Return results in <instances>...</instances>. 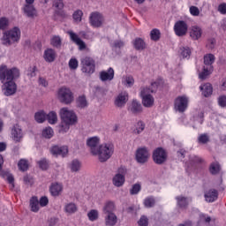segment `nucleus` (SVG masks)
I'll list each match as a JSON object with an SVG mask.
<instances>
[{
    "instance_id": "24",
    "label": "nucleus",
    "mask_w": 226,
    "mask_h": 226,
    "mask_svg": "<svg viewBox=\"0 0 226 226\" xmlns=\"http://www.w3.org/2000/svg\"><path fill=\"white\" fill-rule=\"evenodd\" d=\"M49 192L52 197H59L63 193V185L59 183H53L49 187Z\"/></svg>"
},
{
    "instance_id": "63",
    "label": "nucleus",
    "mask_w": 226,
    "mask_h": 226,
    "mask_svg": "<svg viewBox=\"0 0 226 226\" xmlns=\"http://www.w3.org/2000/svg\"><path fill=\"white\" fill-rule=\"evenodd\" d=\"M218 104L220 105V107H226V96L225 95H222L219 97Z\"/></svg>"
},
{
    "instance_id": "40",
    "label": "nucleus",
    "mask_w": 226,
    "mask_h": 226,
    "mask_svg": "<svg viewBox=\"0 0 226 226\" xmlns=\"http://www.w3.org/2000/svg\"><path fill=\"white\" fill-rule=\"evenodd\" d=\"M18 167L21 172H26L29 169V161L26 159H20L18 162Z\"/></svg>"
},
{
    "instance_id": "49",
    "label": "nucleus",
    "mask_w": 226,
    "mask_h": 226,
    "mask_svg": "<svg viewBox=\"0 0 226 226\" xmlns=\"http://www.w3.org/2000/svg\"><path fill=\"white\" fill-rule=\"evenodd\" d=\"M160 30L154 28L153 30H151L150 32V39L153 41H158V40H160Z\"/></svg>"
},
{
    "instance_id": "62",
    "label": "nucleus",
    "mask_w": 226,
    "mask_h": 226,
    "mask_svg": "<svg viewBox=\"0 0 226 226\" xmlns=\"http://www.w3.org/2000/svg\"><path fill=\"white\" fill-rule=\"evenodd\" d=\"M39 204L41 206V207H45V206H47L49 204V198L43 196L39 200Z\"/></svg>"
},
{
    "instance_id": "17",
    "label": "nucleus",
    "mask_w": 226,
    "mask_h": 226,
    "mask_svg": "<svg viewBox=\"0 0 226 226\" xmlns=\"http://www.w3.org/2000/svg\"><path fill=\"white\" fill-rule=\"evenodd\" d=\"M114 68L109 67L107 71H102L99 74V79L102 82H110L114 80Z\"/></svg>"
},
{
    "instance_id": "58",
    "label": "nucleus",
    "mask_w": 226,
    "mask_h": 226,
    "mask_svg": "<svg viewBox=\"0 0 226 226\" xmlns=\"http://www.w3.org/2000/svg\"><path fill=\"white\" fill-rule=\"evenodd\" d=\"M53 6L56 10H63L64 8V3H63V0H54Z\"/></svg>"
},
{
    "instance_id": "57",
    "label": "nucleus",
    "mask_w": 226,
    "mask_h": 226,
    "mask_svg": "<svg viewBox=\"0 0 226 226\" xmlns=\"http://www.w3.org/2000/svg\"><path fill=\"white\" fill-rule=\"evenodd\" d=\"M38 165L42 170H47V169H49V162L47 161V159H41L38 162Z\"/></svg>"
},
{
    "instance_id": "10",
    "label": "nucleus",
    "mask_w": 226,
    "mask_h": 226,
    "mask_svg": "<svg viewBox=\"0 0 226 226\" xmlns=\"http://www.w3.org/2000/svg\"><path fill=\"white\" fill-rule=\"evenodd\" d=\"M188 97L186 95L178 96L175 99V110L185 112L188 109Z\"/></svg>"
},
{
    "instance_id": "15",
    "label": "nucleus",
    "mask_w": 226,
    "mask_h": 226,
    "mask_svg": "<svg viewBox=\"0 0 226 226\" xmlns=\"http://www.w3.org/2000/svg\"><path fill=\"white\" fill-rule=\"evenodd\" d=\"M87 146L90 147V153L94 156L96 153H98V148L100 147V138L99 137H92L87 139Z\"/></svg>"
},
{
    "instance_id": "34",
    "label": "nucleus",
    "mask_w": 226,
    "mask_h": 226,
    "mask_svg": "<svg viewBox=\"0 0 226 226\" xmlns=\"http://www.w3.org/2000/svg\"><path fill=\"white\" fill-rule=\"evenodd\" d=\"M30 207L33 213H38L40 211V200L37 197H32L30 200Z\"/></svg>"
},
{
    "instance_id": "28",
    "label": "nucleus",
    "mask_w": 226,
    "mask_h": 226,
    "mask_svg": "<svg viewBox=\"0 0 226 226\" xmlns=\"http://www.w3.org/2000/svg\"><path fill=\"white\" fill-rule=\"evenodd\" d=\"M43 57L47 63H54V61H56V50L52 49H47L44 51Z\"/></svg>"
},
{
    "instance_id": "6",
    "label": "nucleus",
    "mask_w": 226,
    "mask_h": 226,
    "mask_svg": "<svg viewBox=\"0 0 226 226\" xmlns=\"http://www.w3.org/2000/svg\"><path fill=\"white\" fill-rule=\"evenodd\" d=\"M81 72L87 75H92L96 68L94 59L91 56H83L80 59Z\"/></svg>"
},
{
    "instance_id": "19",
    "label": "nucleus",
    "mask_w": 226,
    "mask_h": 226,
    "mask_svg": "<svg viewBox=\"0 0 226 226\" xmlns=\"http://www.w3.org/2000/svg\"><path fill=\"white\" fill-rule=\"evenodd\" d=\"M127 102H128V93L122 92L117 96L115 100V105L116 107L123 109V107L126 105Z\"/></svg>"
},
{
    "instance_id": "20",
    "label": "nucleus",
    "mask_w": 226,
    "mask_h": 226,
    "mask_svg": "<svg viewBox=\"0 0 226 226\" xmlns=\"http://www.w3.org/2000/svg\"><path fill=\"white\" fill-rule=\"evenodd\" d=\"M11 136L15 142H20L22 138L24 137V133H22V129L20 125L15 124L11 129Z\"/></svg>"
},
{
    "instance_id": "9",
    "label": "nucleus",
    "mask_w": 226,
    "mask_h": 226,
    "mask_svg": "<svg viewBox=\"0 0 226 226\" xmlns=\"http://www.w3.org/2000/svg\"><path fill=\"white\" fill-rule=\"evenodd\" d=\"M153 161L156 165H163L167 162V152L162 147H158L153 152Z\"/></svg>"
},
{
    "instance_id": "50",
    "label": "nucleus",
    "mask_w": 226,
    "mask_h": 226,
    "mask_svg": "<svg viewBox=\"0 0 226 226\" xmlns=\"http://www.w3.org/2000/svg\"><path fill=\"white\" fill-rule=\"evenodd\" d=\"M211 222V216L206 215V214H200V219L198 221V225H200V223H209Z\"/></svg>"
},
{
    "instance_id": "14",
    "label": "nucleus",
    "mask_w": 226,
    "mask_h": 226,
    "mask_svg": "<svg viewBox=\"0 0 226 226\" xmlns=\"http://www.w3.org/2000/svg\"><path fill=\"white\" fill-rule=\"evenodd\" d=\"M49 151L53 156H62V158H64L65 156L68 155V147L67 146L55 145L50 147Z\"/></svg>"
},
{
    "instance_id": "8",
    "label": "nucleus",
    "mask_w": 226,
    "mask_h": 226,
    "mask_svg": "<svg viewBox=\"0 0 226 226\" xmlns=\"http://www.w3.org/2000/svg\"><path fill=\"white\" fill-rule=\"evenodd\" d=\"M58 100L61 103H64V105H70L75 100L73 97V92L68 87H61L58 90Z\"/></svg>"
},
{
    "instance_id": "21",
    "label": "nucleus",
    "mask_w": 226,
    "mask_h": 226,
    "mask_svg": "<svg viewBox=\"0 0 226 226\" xmlns=\"http://www.w3.org/2000/svg\"><path fill=\"white\" fill-rule=\"evenodd\" d=\"M206 202H215L218 200V191L216 189H209L204 193Z\"/></svg>"
},
{
    "instance_id": "5",
    "label": "nucleus",
    "mask_w": 226,
    "mask_h": 226,
    "mask_svg": "<svg viewBox=\"0 0 226 226\" xmlns=\"http://www.w3.org/2000/svg\"><path fill=\"white\" fill-rule=\"evenodd\" d=\"M19 40H20V29L19 27H14L4 33V35L2 38V43L6 47H10V45H13V43H19Z\"/></svg>"
},
{
    "instance_id": "3",
    "label": "nucleus",
    "mask_w": 226,
    "mask_h": 226,
    "mask_svg": "<svg viewBox=\"0 0 226 226\" xmlns=\"http://www.w3.org/2000/svg\"><path fill=\"white\" fill-rule=\"evenodd\" d=\"M112 154H114V144L108 142L100 145L97 148L96 154H94V156H98L99 162L103 163L108 160H110V158H112Z\"/></svg>"
},
{
    "instance_id": "47",
    "label": "nucleus",
    "mask_w": 226,
    "mask_h": 226,
    "mask_svg": "<svg viewBox=\"0 0 226 226\" xmlns=\"http://www.w3.org/2000/svg\"><path fill=\"white\" fill-rule=\"evenodd\" d=\"M154 204H156V200L154 197L150 196L144 200V206L145 207H154Z\"/></svg>"
},
{
    "instance_id": "2",
    "label": "nucleus",
    "mask_w": 226,
    "mask_h": 226,
    "mask_svg": "<svg viewBox=\"0 0 226 226\" xmlns=\"http://www.w3.org/2000/svg\"><path fill=\"white\" fill-rule=\"evenodd\" d=\"M160 83L158 81L151 83L150 87H141L140 96L142 98V104L147 109H151L154 105V97L151 95V93H156Z\"/></svg>"
},
{
    "instance_id": "37",
    "label": "nucleus",
    "mask_w": 226,
    "mask_h": 226,
    "mask_svg": "<svg viewBox=\"0 0 226 226\" xmlns=\"http://www.w3.org/2000/svg\"><path fill=\"white\" fill-rule=\"evenodd\" d=\"M63 41L61 40V37L59 35H54L50 39V45L52 47H55L56 49H61Z\"/></svg>"
},
{
    "instance_id": "53",
    "label": "nucleus",
    "mask_w": 226,
    "mask_h": 226,
    "mask_svg": "<svg viewBox=\"0 0 226 226\" xmlns=\"http://www.w3.org/2000/svg\"><path fill=\"white\" fill-rule=\"evenodd\" d=\"M140 190H142V186L140 185V184H134L130 190V193L131 195H137L139 194Z\"/></svg>"
},
{
    "instance_id": "61",
    "label": "nucleus",
    "mask_w": 226,
    "mask_h": 226,
    "mask_svg": "<svg viewBox=\"0 0 226 226\" xmlns=\"http://www.w3.org/2000/svg\"><path fill=\"white\" fill-rule=\"evenodd\" d=\"M217 11L221 13V15H226V3H222L218 5Z\"/></svg>"
},
{
    "instance_id": "11",
    "label": "nucleus",
    "mask_w": 226,
    "mask_h": 226,
    "mask_svg": "<svg viewBox=\"0 0 226 226\" xmlns=\"http://www.w3.org/2000/svg\"><path fill=\"white\" fill-rule=\"evenodd\" d=\"M104 20L103 15L98 11L92 12L89 16V22L93 27H102Z\"/></svg>"
},
{
    "instance_id": "43",
    "label": "nucleus",
    "mask_w": 226,
    "mask_h": 226,
    "mask_svg": "<svg viewBox=\"0 0 226 226\" xmlns=\"http://www.w3.org/2000/svg\"><path fill=\"white\" fill-rule=\"evenodd\" d=\"M76 103H77V107H79V109H85V107H87V100L84 95L79 96L77 99Z\"/></svg>"
},
{
    "instance_id": "23",
    "label": "nucleus",
    "mask_w": 226,
    "mask_h": 226,
    "mask_svg": "<svg viewBox=\"0 0 226 226\" xmlns=\"http://www.w3.org/2000/svg\"><path fill=\"white\" fill-rule=\"evenodd\" d=\"M129 112H132V114H140L142 113V104L137 100H132L131 102L129 108H128Z\"/></svg>"
},
{
    "instance_id": "26",
    "label": "nucleus",
    "mask_w": 226,
    "mask_h": 226,
    "mask_svg": "<svg viewBox=\"0 0 226 226\" xmlns=\"http://www.w3.org/2000/svg\"><path fill=\"white\" fill-rule=\"evenodd\" d=\"M114 211H116V204L114 201H107L102 207L103 215H112L115 214Z\"/></svg>"
},
{
    "instance_id": "33",
    "label": "nucleus",
    "mask_w": 226,
    "mask_h": 226,
    "mask_svg": "<svg viewBox=\"0 0 226 226\" xmlns=\"http://www.w3.org/2000/svg\"><path fill=\"white\" fill-rule=\"evenodd\" d=\"M215 55L213 54H207L204 56V64L205 66H208L210 70H213V63L215 61Z\"/></svg>"
},
{
    "instance_id": "32",
    "label": "nucleus",
    "mask_w": 226,
    "mask_h": 226,
    "mask_svg": "<svg viewBox=\"0 0 226 226\" xmlns=\"http://www.w3.org/2000/svg\"><path fill=\"white\" fill-rule=\"evenodd\" d=\"M77 205L73 202L66 203L64 207V213L67 215H73L77 213Z\"/></svg>"
},
{
    "instance_id": "22",
    "label": "nucleus",
    "mask_w": 226,
    "mask_h": 226,
    "mask_svg": "<svg viewBox=\"0 0 226 226\" xmlns=\"http://www.w3.org/2000/svg\"><path fill=\"white\" fill-rule=\"evenodd\" d=\"M68 34L70 35L71 40L76 43V45L79 46V50H84V49H86V42H84V41H82L79 35H77V34L69 31Z\"/></svg>"
},
{
    "instance_id": "12",
    "label": "nucleus",
    "mask_w": 226,
    "mask_h": 226,
    "mask_svg": "<svg viewBox=\"0 0 226 226\" xmlns=\"http://www.w3.org/2000/svg\"><path fill=\"white\" fill-rule=\"evenodd\" d=\"M149 160V150L147 147H139L136 151V162L138 163H146Z\"/></svg>"
},
{
    "instance_id": "1",
    "label": "nucleus",
    "mask_w": 226,
    "mask_h": 226,
    "mask_svg": "<svg viewBox=\"0 0 226 226\" xmlns=\"http://www.w3.org/2000/svg\"><path fill=\"white\" fill-rule=\"evenodd\" d=\"M59 114L62 119V123L60 124V132L66 133V132L70 130V126L77 123V115H75L73 110L68 109V108H62Z\"/></svg>"
},
{
    "instance_id": "39",
    "label": "nucleus",
    "mask_w": 226,
    "mask_h": 226,
    "mask_svg": "<svg viewBox=\"0 0 226 226\" xmlns=\"http://www.w3.org/2000/svg\"><path fill=\"white\" fill-rule=\"evenodd\" d=\"M144 130H146V124L140 120L138 121V123L135 125L134 133L136 135H140V133H142Z\"/></svg>"
},
{
    "instance_id": "52",
    "label": "nucleus",
    "mask_w": 226,
    "mask_h": 226,
    "mask_svg": "<svg viewBox=\"0 0 226 226\" xmlns=\"http://www.w3.org/2000/svg\"><path fill=\"white\" fill-rule=\"evenodd\" d=\"M87 216L90 222H95V220H98V210H95V209L90 210L89 213L87 214Z\"/></svg>"
},
{
    "instance_id": "56",
    "label": "nucleus",
    "mask_w": 226,
    "mask_h": 226,
    "mask_svg": "<svg viewBox=\"0 0 226 226\" xmlns=\"http://www.w3.org/2000/svg\"><path fill=\"white\" fill-rule=\"evenodd\" d=\"M69 68L71 70H77V68H79V60H77V58H71L69 61Z\"/></svg>"
},
{
    "instance_id": "29",
    "label": "nucleus",
    "mask_w": 226,
    "mask_h": 226,
    "mask_svg": "<svg viewBox=\"0 0 226 226\" xmlns=\"http://www.w3.org/2000/svg\"><path fill=\"white\" fill-rule=\"evenodd\" d=\"M200 89L202 91V94L205 96V98H207V96H211L213 94V86H211L209 83L200 86Z\"/></svg>"
},
{
    "instance_id": "46",
    "label": "nucleus",
    "mask_w": 226,
    "mask_h": 226,
    "mask_svg": "<svg viewBox=\"0 0 226 226\" xmlns=\"http://www.w3.org/2000/svg\"><path fill=\"white\" fill-rule=\"evenodd\" d=\"M34 117L37 123H43L47 119V114L44 111H38L35 113Z\"/></svg>"
},
{
    "instance_id": "18",
    "label": "nucleus",
    "mask_w": 226,
    "mask_h": 226,
    "mask_svg": "<svg viewBox=\"0 0 226 226\" xmlns=\"http://www.w3.org/2000/svg\"><path fill=\"white\" fill-rule=\"evenodd\" d=\"M22 10L26 17H28V19H34V17H38V11H36L34 4H25Z\"/></svg>"
},
{
    "instance_id": "42",
    "label": "nucleus",
    "mask_w": 226,
    "mask_h": 226,
    "mask_svg": "<svg viewBox=\"0 0 226 226\" xmlns=\"http://www.w3.org/2000/svg\"><path fill=\"white\" fill-rule=\"evenodd\" d=\"M80 167H82V164L80 163V161L74 159L71 162V170L72 172H79L80 170Z\"/></svg>"
},
{
    "instance_id": "60",
    "label": "nucleus",
    "mask_w": 226,
    "mask_h": 226,
    "mask_svg": "<svg viewBox=\"0 0 226 226\" xmlns=\"http://www.w3.org/2000/svg\"><path fill=\"white\" fill-rule=\"evenodd\" d=\"M190 13L193 17H199V15H200V10H199V7H197V6H191Z\"/></svg>"
},
{
    "instance_id": "48",
    "label": "nucleus",
    "mask_w": 226,
    "mask_h": 226,
    "mask_svg": "<svg viewBox=\"0 0 226 226\" xmlns=\"http://www.w3.org/2000/svg\"><path fill=\"white\" fill-rule=\"evenodd\" d=\"M42 136H44L45 139H52V137H54V130L51 127H46L42 131Z\"/></svg>"
},
{
    "instance_id": "54",
    "label": "nucleus",
    "mask_w": 226,
    "mask_h": 226,
    "mask_svg": "<svg viewBox=\"0 0 226 226\" xmlns=\"http://www.w3.org/2000/svg\"><path fill=\"white\" fill-rule=\"evenodd\" d=\"M6 181L9 183L10 188L13 190V188H15V177H13V175L8 173L6 175Z\"/></svg>"
},
{
    "instance_id": "35",
    "label": "nucleus",
    "mask_w": 226,
    "mask_h": 226,
    "mask_svg": "<svg viewBox=\"0 0 226 226\" xmlns=\"http://www.w3.org/2000/svg\"><path fill=\"white\" fill-rule=\"evenodd\" d=\"M220 170H222V167L218 162H212L209 166V172L212 176H216V174H220Z\"/></svg>"
},
{
    "instance_id": "25",
    "label": "nucleus",
    "mask_w": 226,
    "mask_h": 226,
    "mask_svg": "<svg viewBox=\"0 0 226 226\" xmlns=\"http://www.w3.org/2000/svg\"><path fill=\"white\" fill-rule=\"evenodd\" d=\"M104 222L106 226H115L117 224V215L116 214H104Z\"/></svg>"
},
{
    "instance_id": "59",
    "label": "nucleus",
    "mask_w": 226,
    "mask_h": 226,
    "mask_svg": "<svg viewBox=\"0 0 226 226\" xmlns=\"http://www.w3.org/2000/svg\"><path fill=\"white\" fill-rule=\"evenodd\" d=\"M139 226H147L149 225V220L145 215H142L138 222Z\"/></svg>"
},
{
    "instance_id": "30",
    "label": "nucleus",
    "mask_w": 226,
    "mask_h": 226,
    "mask_svg": "<svg viewBox=\"0 0 226 226\" xmlns=\"http://www.w3.org/2000/svg\"><path fill=\"white\" fill-rule=\"evenodd\" d=\"M176 200L178 207H180L181 209H186V207H188V204H189L188 198L182 195L177 196Z\"/></svg>"
},
{
    "instance_id": "55",
    "label": "nucleus",
    "mask_w": 226,
    "mask_h": 226,
    "mask_svg": "<svg viewBox=\"0 0 226 226\" xmlns=\"http://www.w3.org/2000/svg\"><path fill=\"white\" fill-rule=\"evenodd\" d=\"M9 24H10V21L8 20L7 18H4V17L0 18V29L2 31H4V29L8 27Z\"/></svg>"
},
{
    "instance_id": "38",
    "label": "nucleus",
    "mask_w": 226,
    "mask_h": 226,
    "mask_svg": "<svg viewBox=\"0 0 226 226\" xmlns=\"http://www.w3.org/2000/svg\"><path fill=\"white\" fill-rule=\"evenodd\" d=\"M47 121L49 123V124H56L57 123V113L55 111H50L47 117Z\"/></svg>"
},
{
    "instance_id": "27",
    "label": "nucleus",
    "mask_w": 226,
    "mask_h": 226,
    "mask_svg": "<svg viewBox=\"0 0 226 226\" xmlns=\"http://www.w3.org/2000/svg\"><path fill=\"white\" fill-rule=\"evenodd\" d=\"M190 36L192 40H199L202 36V28L193 26L191 27Z\"/></svg>"
},
{
    "instance_id": "7",
    "label": "nucleus",
    "mask_w": 226,
    "mask_h": 226,
    "mask_svg": "<svg viewBox=\"0 0 226 226\" xmlns=\"http://www.w3.org/2000/svg\"><path fill=\"white\" fill-rule=\"evenodd\" d=\"M126 174H128V169L125 166H120L117 170V174L112 178V184L117 188H121L124 182L126 181Z\"/></svg>"
},
{
    "instance_id": "31",
    "label": "nucleus",
    "mask_w": 226,
    "mask_h": 226,
    "mask_svg": "<svg viewBox=\"0 0 226 226\" xmlns=\"http://www.w3.org/2000/svg\"><path fill=\"white\" fill-rule=\"evenodd\" d=\"M132 45L136 50H145L147 47L146 41H144L142 38H136L132 41Z\"/></svg>"
},
{
    "instance_id": "16",
    "label": "nucleus",
    "mask_w": 226,
    "mask_h": 226,
    "mask_svg": "<svg viewBox=\"0 0 226 226\" xmlns=\"http://www.w3.org/2000/svg\"><path fill=\"white\" fill-rule=\"evenodd\" d=\"M17 93V84L13 80H8L4 83V94L5 96H12Z\"/></svg>"
},
{
    "instance_id": "44",
    "label": "nucleus",
    "mask_w": 226,
    "mask_h": 226,
    "mask_svg": "<svg viewBox=\"0 0 226 226\" xmlns=\"http://www.w3.org/2000/svg\"><path fill=\"white\" fill-rule=\"evenodd\" d=\"M83 15H84V12H82L81 10L75 11L72 14V19H73L74 22H76L77 24L82 22Z\"/></svg>"
},
{
    "instance_id": "36",
    "label": "nucleus",
    "mask_w": 226,
    "mask_h": 226,
    "mask_svg": "<svg viewBox=\"0 0 226 226\" xmlns=\"http://www.w3.org/2000/svg\"><path fill=\"white\" fill-rule=\"evenodd\" d=\"M122 84H124V86L126 87H132L133 84H135V79L131 75L124 76Z\"/></svg>"
},
{
    "instance_id": "64",
    "label": "nucleus",
    "mask_w": 226,
    "mask_h": 226,
    "mask_svg": "<svg viewBox=\"0 0 226 226\" xmlns=\"http://www.w3.org/2000/svg\"><path fill=\"white\" fill-rule=\"evenodd\" d=\"M191 162H194V163H202V158L193 155L191 157Z\"/></svg>"
},
{
    "instance_id": "45",
    "label": "nucleus",
    "mask_w": 226,
    "mask_h": 226,
    "mask_svg": "<svg viewBox=\"0 0 226 226\" xmlns=\"http://www.w3.org/2000/svg\"><path fill=\"white\" fill-rule=\"evenodd\" d=\"M211 70L209 67H203V72L199 74L200 80H206L209 75H211Z\"/></svg>"
},
{
    "instance_id": "13",
    "label": "nucleus",
    "mask_w": 226,
    "mask_h": 226,
    "mask_svg": "<svg viewBox=\"0 0 226 226\" xmlns=\"http://www.w3.org/2000/svg\"><path fill=\"white\" fill-rule=\"evenodd\" d=\"M174 31L177 36H185L188 33V24L183 20L177 21L174 25Z\"/></svg>"
},
{
    "instance_id": "51",
    "label": "nucleus",
    "mask_w": 226,
    "mask_h": 226,
    "mask_svg": "<svg viewBox=\"0 0 226 226\" xmlns=\"http://www.w3.org/2000/svg\"><path fill=\"white\" fill-rule=\"evenodd\" d=\"M209 140H210V138L207 133L200 134L198 137L199 144H207Z\"/></svg>"
},
{
    "instance_id": "41",
    "label": "nucleus",
    "mask_w": 226,
    "mask_h": 226,
    "mask_svg": "<svg viewBox=\"0 0 226 226\" xmlns=\"http://www.w3.org/2000/svg\"><path fill=\"white\" fill-rule=\"evenodd\" d=\"M180 56L184 59H190V56H192V49L189 47H182L180 48Z\"/></svg>"
},
{
    "instance_id": "4",
    "label": "nucleus",
    "mask_w": 226,
    "mask_h": 226,
    "mask_svg": "<svg viewBox=\"0 0 226 226\" xmlns=\"http://www.w3.org/2000/svg\"><path fill=\"white\" fill-rule=\"evenodd\" d=\"M19 77H20V71L18 68L8 69L5 64L0 66V80L2 84H4L6 80H15Z\"/></svg>"
}]
</instances>
